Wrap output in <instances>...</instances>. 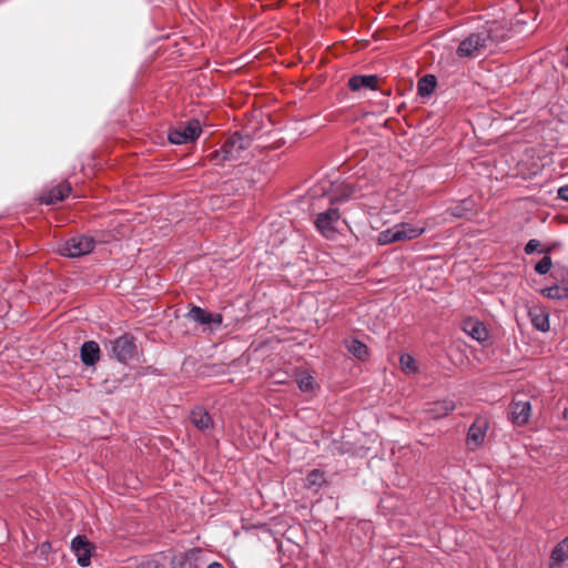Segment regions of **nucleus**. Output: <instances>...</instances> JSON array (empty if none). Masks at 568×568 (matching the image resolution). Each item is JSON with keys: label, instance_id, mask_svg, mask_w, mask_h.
<instances>
[{"label": "nucleus", "instance_id": "24", "mask_svg": "<svg viewBox=\"0 0 568 568\" xmlns=\"http://www.w3.org/2000/svg\"><path fill=\"white\" fill-rule=\"evenodd\" d=\"M376 242L379 245H387L390 243L399 242L397 224L390 229L379 232Z\"/></svg>", "mask_w": 568, "mask_h": 568}, {"label": "nucleus", "instance_id": "33", "mask_svg": "<svg viewBox=\"0 0 568 568\" xmlns=\"http://www.w3.org/2000/svg\"><path fill=\"white\" fill-rule=\"evenodd\" d=\"M561 287V291H564L565 293H568V281L562 283V285H560ZM565 298H568V296H565Z\"/></svg>", "mask_w": 568, "mask_h": 568}, {"label": "nucleus", "instance_id": "35", "mask_svg": "<svg viewBox=\"0 0 568 568\" xmlns=\"http://www.w3.org/2000/svg\"><path fill=\"white\" fill-rule=\"evenodd\" d=\"M453 214H454L455 216H462V214H460L458 211H454V212H453Z\"/></svg>", "mask_w": 568, "mask_h": 568}, {"label": "nucleus", "instance_id": "36", "mask_svg": "<svg viewBox=\"0 0 568 568\" xmlns=\"http://www.w3.org/2000/svg\"><path fill=\"white\" fill-rule=\"evenodd\" d=\"M567 51H568V45H567Z\"/></svg>", "mask_w": 568, "mask_h": 568}, {"label": "nucleus", "instance_id": "14", "mask_svg": "<svg viewBox=\"0 0 568 568\" xmlns=\"http://www.w3.org/2000/svg\"><path fill=\"white\" fill-rule=\"evenodd\" d=\"M456 408V404L450 398H445L442 400H437L432 403L429 407L426 409V413L433 419H439L446 417L449 413H452Z\"/></svg>", "mask_w": 568, "mask_h": 568}, {"label": "nucleus", "instance_id": "2", "mask_svg": "<svg viewBox=\"0 0 568 568\" xmlns=\"http://www.w3.org/2000/svg\"><path fill=\"white\" fill-rule=\"evenodd\" d=\"M489 34L481 30L468 34L459 42L456 49L457 57L464 59H476L491 52L489 48Z\"/></svg>", "mask_w": 568, "mask_h": 568}, {"label": "nucleus", "instance_id": "12", "mask_svg": "<svg viewBox=\"0 0 568 568\" xmlns=\"http://www.w3.org/2000/svg\"><path fill=\"white\" fill-rule=\"evenodd\" d=\"M463 331L477 342H485L488 338V331L484 323L471 317L463 322Z\"/></svg>", "mask_w": 568, "mask_h": 568}, {"label": "nucleus", "instance_id": "7", "mask_svg": "<svg viewBox=\"0 0 568 568\" xmlns=\"http://www.w3.org/2000/svg\"><path fill=\"white\" fill-rule=\"evenodd\" d=\"M135 351L134 338L128 334L118 337L111 348L112 357L120 363H125L133 358Z\"/></svg>", "mask_w": 568, "mask_h": 568}, {"label": "nucleus", "instance_id": "1", "mask_svg": "<svg viewBox=\"0 0 568 568\" xmlns=\"http://www.w3.org/2000/svg\"><path fill=\"white\" fill-rule=\"evenodd\" d=\"M252 143L248 135H243L240 132L232 134L221 146L210 153L209 160L214 165H221L224 162L235 161L241 158L242 152L246 151Z\"/></svg>", "mask_w": 568, "mask_h": 568}, {"label": "nucleus", "instance_id": "34", "mask_svg": "<svg viewBox=\"0 0 568 568\" xmlns=\"http://www.w3.org/2000/svg\"><path fill=\"white\" fill-rule=\"evenodd\" d=\"M207 568H224V567L220 562H212L209 565Z\"/></svg>", "mask_w": 568, "mask_h": 568}, {"label": "nucleus", "instance_id": "22", "mask_svg": "<svg viewBox=\"0 0 568 568\" xmlns=\"http://www.w3.org/2000/svg\"><path fill=\"white\" fill-rule=\"evenodd\" d=\"M347 351L357 359L365 361L368 357V347L357 338L346 342Z\"/></svg>", "mask_w": 568, "mask_h": 568}, {"label": "nucleus", "instance_id": "13", "mask_svg": "<svg viewBox=\"0 0 568 568\" xmlns=\"http://www.w3.org/2000/svg\"><path fill=\"white\" fill-rule=\"evenodd\" d=\"M71 192V185L68 182H61L51 187L41 196V201L47 205L55 204L63 201Z\"/></svg>", "mask_w": 568, "mask_h": 568}, {"label": "nucleus", "instance_id": "30", "mask_svg": "<svg viewBox=\"0 0 568 568\" xmlns=\"http://www.w3.org/2000/svg\"><path fill=\"white\" fill-rule=\"evenodd\" d=\"M539 245H540V242L538 240H535V239L529 240L527 242V244L525 245V253L528 255L532 254L534 252L537 251Z\"/></svg>", "mask_w": 568, "mask_h": 568}, {"label": "nucleus", "instance_id": "18", "mask_svg": "<svg viewBox=\"0 0 568 568\" xmlns=\"http://www.w3.org/2000/svg\"><path fill=\"white\" fill-rule=\"evenodd\" d=\"M566 560H568V536L552 549L549 558V568H557Z\"/></svg>", "mask_w": 568, "mask_h": 568}, {"label": "nucleus", "instance_id": "9", "mask_svg": "<svg viewBox=\"0 0 568 568\" xmlns=\"http://www.w3.org/2000/svg\"><path fill=\"white\" fill-rule=\"evenodd\" d=\"M510 420L514 425L524 426L531 415V405L528 400H513L510 403Z\"/></svg>", "mask_w": 568, "mask_h": 568}, {"label": "nucleus", "instance_id": "32", "mask_svg": "<svg viewBox=\"0 0 568 568\" xmlns=\"http://www.w3.org/2000/svg\"><path fill=\"white\" fill-rule=\"evenodd\" d=\"M557 196L558 199L560 200H564V201H567L568 202V184L566 185H562L558 189L557 191Z\"/></svg>", "mask_w": 568, "mask_h": 568}, {"label": "nucleus", "instance_id": "19", "mask_svg": "<svg viewBox=\"0 0 568 568\" xmlns=\"http://www.w3.org/2000/svg\"><path fill=\"white\" fill-rule=\"evenodd\" d=\"M483 32H487L489 34V48L491 52L494 48L509 38L510 30L505 28L501 24H493L488 29H481Z\"/></svg>", "mask_w": 568, "mask_h": 568}, {"label": "nucleus", "instance_id": "17", "mask_svg": "<svg viewBox=\"0 0 568 568\" xmlns=\"http://www.w3.org/2000/svg\"><path fill=\"white\" fill-rule=\"evenodd\" d=\"M190 419L200 430L205 432L213 427V419L210 414L201 406L191 410Z\"/></svg>", "mask_w": 568, "mask_h": 568}, {"label": "nucleus", "instance_id": "28", "mask_svg": "<svg viewBox=\"0 0 568 568\" xmlns=\"http://www.w3.org/2000/svg\"><path fill=\"white\" fill-rule=\"evenodd\" d=\"M551 266V257L546 255L535 265V271L540 275H545L550 271Z\"/></svg>", "mask_w": 568, "mask_h": 568}, {"label": "nucleus", "instance_id": "11", "mask_svg": "<svg viewBox=\"0 0 568 568\" xmlns=\"http://www.w3.org/2000/svg\"><path fill=\"white\" fill-rule=\"evenodd\" d=\"M528 315L536 329L542 333L550 329L549 313L545 307L539 305L532 306L529 308Z\"/></svg>", "mask_w": 568, "mask_h": 568}, {"label": "nucleus", "instance_id": "4", "mask_svg": "<svg viewBox=\"0 0 568 568\" xmlns=\"http://www.w3.org/2000/svg\"><path fill=\"white\" fill-rule=\"evenodd\" d=\"M201 132L202 129L200 121L192 119L185 124H180L179 126L170 130L168 136L172 144H185L195 141L200 136Z\"/></svg>", "mask_w": 568, "mask_h": 568}, {"label": "nucleus", "instance_id": "5", "mask_svg": "<svg viewBox=\"0 0 568 568\" xmlns=\"http://www.w3.org/2000/svg\"><path fill=\"white\" fill-rule=\"evenodd\" d=\"M341 219L338 209L329 207L328 210L317 214L315 226L317 231L326 239H333L337 232V223Z\"/></svg>", "mask_w": 568, "mask_h": 568}, {"label": "nucleus", "instance_id": "27", "mask_svg": "<svg viewBox=\"0 0 568 568\" xmlns=\"http://www.w3.org/2000/svg\"><path fill=\"white\" fill-rule=\"evenodd\" d=\"M400 367L405 373H415L417 371L416 362L413 356L408 354L400 355Z\"/></svg>", "mask_w": 568, "mask_h": 568}, {"label": "nucleus", "instance_id": "21", "mask_svg": "<svg viewBox=\"0 0 568 568\" xmlns=\"http://www.w3.org/2000/svg\"><path fill=\"white\" fill-rule=\"evenodd\" d=\"M325 471L321 469H312L305 478V488L318 490L326 484Z\"/></svg>", "mask_w": 568, "mask_h": 568}, {"label": "nucleus", "instance_id": "16", "mask_svg": "<svg viewBox=\"0 0 568 568\" xmlns=\"http://www.w3.org/2000/svg\"><path fill=\"white\" fill-rule=\"evenodd\" d=\"M187 317L194 322L210 325L212 323L222 324V315L221 314H212L199 306H193L189 313Z\"/></svg>", "mask_w": 568, "mask_h": 568}, {"label": "nucleus", "instance_id": "10", "mask_svg": "<svg viewBox=\"0 0 568 568\" xmlns=\"http://www.w3.org/2000/svg\"><path fill=\"white\" fill-rule=\"evenodd\" d=\"M378 77L376 74H356L348 79L347 87L357 92L362 89L377 90Z\"/></svg>", "mask_w": 568, "mask_h": 568}, {"label": "nucleus", "instance_id": "15", "mask_svg": "<svg viewBox=\"0 0 568 568\" xmlns=\"http://www.w3.org/2000/svg\"><path fill=\"white\" fill-rule=\"evenodd\" d=\"M81 361L87 366L95 365L100 359V346L94 341L84 342L80 349Z\"/></svg>", "mask_w": 568, "mask_h": 568}, {"label": "nucleus", "instance_id": "25", "mask_svg": "<svg viewBox=\"0 0 568 568\" xmlns=\"http://www.w3.org/2000/svg\"><path fill=\"white\" fill-rule=\"evenodd\" d=\"M296 383L298 388L304 393L314 390L316 386L314 377L306 372L300 373L297 375Z\"/></svg>", "mask_w": 568, "mask_h": 568}, {"label": "nucleus", "instance_id": "20", "mask_svg": "<svg viewBox=\"0 0 568 568\" xmlns=\"http://www.w3.org/2000/svg\"><path fill=\"white\" fill-rule=\"evenodd\" d=\"M398 237L400 241H409L419 237L426 231L425 226H416L410 223L397 224Z\"/></svg>", "mask_w": 568, "mask_h": 568}, {"label": "nucleus", "instance_id": "31", "mask_svg": "<svg viewBox=\"0 0 568 568\" xmlns=\"http://www.w3.org/2000/svg\"><path fill=\"white\" fill-rule=\"evenodd\" d=\"M351 196H352V191L349 190L347 193H345L343 195H336V196L331 197L329 202H331V204H336V203L346 201Z\"/></svg>", "mask_w": 568, "mask_h": 568}, {"label": "nucleus", "instance_id": "29", "mask_svg": "<svg viewBox=\"0 0 568 568\" xmlns=\"http://www.w3.org/2000/svg\"><path fill=\"white\" fill-rule=\"evenodd\" d=\"M136 568H165L162 564L154 559H148L139 564Z\"/></svg>", "mask_w": 568, "mask_h": 568}, {"label": "nucleus", "instance_id": "26", "mask_svg": "<svg viewBox=\"0 0 568 568\" xmlns=\"http://www.w3.org/2000/svg\"><path fill=\"white\" fill-rule=\"evenodd\" d=\"M541 294L545 297L551 298V300H562L565 296H568V293H565L561 291L560 285H552L549 287H545L541 290Z\"/></svg>", "mask_w": 568, "mask_h": 568}, {"label": "nucleus", "instance_id": "3", "mask_svg": "<svg viewBox=\"0 0 568 568\" xmlns=\"http://www.w3.org/2000/svg\"><path fill=\"white\" fill-rule=\"evenodd\" d=\"M94 240L88 235H75L60 245L59 252L63 256L79 257L90 253L94 248Z\"/></svg>", "mask_w": 568, "mask_h": 568}, {"label": "nucleus", "instance_id": "23", "mask_svg": "<svg viewBox=\"0 0 568 568\" xmlns=\"http://www.w3.org/2000/svg\"><path fill=\"white\" fill-rule=\"evenodd\" d=\"M437 81L436 78L432 74H426L423 78L418 80L417 83V92L420 97H429L435 88H436Z\"/></svg>", "mask_w": 568, "mask_h": 568}, {"label": "nucleus", "instance_id": "8", "mask_svg": "<svg viewBox=\"0 0 568 568\" xmlns=\"http://www.w3.org/2000/svg\"><path fill=\"white\" fill-rule=\"evenodd\" d=\"M71 549L77 557V561L81 567H87L91 562L92 545L85 536L78 535L71 541Z\"/></svg>", "mask_w": 568, "mask_h": 568}, {"label": "nucleus", "instance_id": "6", "mask_svg": "<svg viewBox=\"0 0 568 568\" xmlns=\"http://www.w3.org/2000/svg\"><path fill=\"white\" fill-rule=\"evenodd\" d=\"M488 430V422L484 417H477L470 425L467 436L466 446L469 450L475 452L484 446L486 434Z\"/></svg>", "mask_w": 568, "mask_h": 568}]
</instances>
